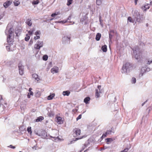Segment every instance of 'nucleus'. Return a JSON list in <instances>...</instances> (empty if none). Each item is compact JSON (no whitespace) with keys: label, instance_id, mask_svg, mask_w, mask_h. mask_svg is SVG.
<instances>
[{"label":"nucleus","instance_id":"nucleus-57","mask_svg":"<svg viewBox=\"0 0 152 152\" xmlns=\"http://www.w3.org/2000/svg\"><path fill=\"white\" fill-rule=\"evenodd\" d=\"M32 90V88H30L29 89V90H28V91H29V92L31 91V90Z\"/></svg>","mask_w":152,"mask_h":152},{"label":"nucleus","instance_id":"nucleus-26","mask_svg":"<svg viewBox=\"0 0 152 152\" xmlns=\"http://www.w3.org/2000/svg\"><path fill=\"white\" fill-rule=\"evenodd\" d=\"M58 69H56L54 68H53L51 69V72L53 73H57L58 72Z\"/></svg>","mask_w":152,"mask_h":152},{"label":"nucleus","instance_id":"nucleus-52","mask_svg":"<svg viewBox=\"0 0 152 152\" xmlns=\"http://www.w3.org/2000/svg\"><path fill=\"white\" fill-rule=\"evenodd\" d=\"M6 48L7 50H10V47L9 46H6Z\"/></svg>","mask_w":152,"mask_h":152},{"label":"nucleus","instance_id":"nucleus-30","mask_svg":"<svg viewBox=\"0 0 152 152\" xmlns=\"http://www.w3.org/2000/svg\"><path fill=\"white\" fill-rule=\"evenodd\" d=\"M99 21L100 23V24L102 27H103V24L102 23V20L101 19V16H99Z\"/></svg>","mask_w":152,"mask_h":152},{"label":"nucleus","instance_id":"nucleus-51","mask_svg":"<svg viewBox=\"0 0 152 152\" xmlns=\"http://www.w3.org/2000/svg\"><path fill=\"white\" fill-rule=\"evenodd\" d=\"M129 149V148H126L124 149V150L125 152H127Z\"/></svg>","mask_w":152,"mask_h":152},{"label":"nucleus","instance_id":"nucleus-46","mask_svg":"<svg viewBox=\"0 0 152 152\" xmlns=\"http://www.w3.org/2000/svg\"><path fill=\"white\" fill-rule=\"evenodd\" d=\"M8 147L10 148H12V149H15V146H13L12 145H10L9 146H8Z\"/></svg>","mask_w":152,"mask_h":152},{"label":"nucleus","instance_id":"nucleus-53","mask_svg":"<svg viewBox=\"0 0 152 152\" xmlns=\"http://www.w3.org/2000/svg\"><path fill=\"white\" fill-rule=\"evenodd\" d=\"M28 93H29V94L30 95H33L34 94L33 92L32 91H30Z\"/></svg>","mask_w":152,"mask_h":152},{"label":"nucleus","instance_id":"nucleus-21","mask_svg":"<svg viewBox=\"0 0 152 152\" xmlns=\"http://www.w3.org/2000/svg\"><path fill=\"white\" fill-rule=\"evenodd\" d=\"M57 122L59 124H62L63 123V121L62 120V118L61 117H58L57 118Z\"/></svg>","mask_w":152,"mask_h":152},{"label":"nucleus","instance_id":"nucleus-25","mask_svg":"<svg viewBox=\"0 0 152 152\" xmlns=\"http://www.w3.org/2000/svg\"><path fill=\"white\" fill-rule=\"evenodd\" d=\"M70 93V92L69 91H64L63 92V94L64 96H68Z\"/></svg>","mask_w":152,"mask_h":152},{"label":"nucleus","instance_id":"nucleus-6","mask_svg":"<svg viewBox=\"0 0 152 152\" xmlns=\"http://www.w3.org/2000/svg\"><path fill=\"white\" fill-rule=\"evenodd\" d=\"M43 41H38L34 46V48L36 49L39 50L43 46Z\"/></svg>","mask_w":152,"mask_h":152},{"label":"nucleus","instance_id":"nucleus-59","mask_svg":"<svg viewBox=\"0 0 152 152\" xmlns=\"http://www.w3.org/2000/svg\"><path fill=\"white\" fill-rule=\"evenodd\" d=\"M2 99V96L1 95H0V100Z\"/></svg>","mask_w":152,"mask_h":152},{"label":"nucleus","instance_id":"nucleus-10","mask_svg":"<svg viewBox=\"0 0 152 152\" xmlns=\"http://www.w3.org/2000/svg\"><path fill=\"white\" fill-rule=\"evenodd\" d=\"M115 34V31L113 30H110L109 32V42H111L112 39L113 37L114 36Z\"/></svg>","mask_w":152,"mask_h":152},{"label":"nucleus","instance_id":"nucleus-41","mask_svg":"<svg viewBox=\"0 0 152 152\" xmlns=\"http://www.w3.org/2000/svg\"><path fill=\"white\" fill-rule=\"evenodd\" d=\"M41 33L40 31H37L35 33V34L36 35H39Z\"/></svg>","mask_w":152,"mask_h":152},{"label":"nucleus","instance_id":"nucleus-2","mask_svg":"<svg viewBox=\"0 0 152 152\" xmlns=\"http://www.w3.org/2000/svg\"><path fill=\"white\" fill-rule=\"evenodd\" d=\"M133 17L134 20L139 23H141L144 19L143 16L140 15V13L137 10H135L133 15Z\"/></svg>","mask_w":152,"mask_h":152},{"label":"nucleus","instance_id":"nucleus-12","mask_svg":"<svg viewBox=\"0 0 152 152\" xmlns=\"http://www.w3.org/2000/svg\"><path fill=\"white\" fill-rule=\"evenodd\" d=\"M12 2L11 0L7 1L4 3L3 6L5 8H7L11 5Z\"/></svg>","mask_w":152,"mask_h":152},{"label":"nucleus","instance_id":"nucleus-27","mask_svg":"<svg viewBox=\"0 0 152 152\" xmlns=\"http://www.w3.org/2000/svg\"><path fill=\"white\" fill-rule=\"evenodd\" d=\"M105 140H106V142L107 144H108V142H110L113 141V139L111 138H106Z\"/></svg>","mask_w":152,"mask_h":152},{"label":"nucleus","instance_id":"nucleus-7","mask_svg":"<svg viewBox=\"0 0 152 152\" xmlns=\"http://www.w3.org/2000/svg\"><path fill=\"white\" fill-rule=\"evenodd\" d=\"M37 134L39 136H41L42 138L44 139L46 138V137H47V133L45 130H42L39 134L37 133Z\"/></svg>","mask_w":152,"mask_h":152},{"label":"nucleus","instance_id":"nucleus-22","mask_svg":"<svg viewBox=\"0 0 152 152\" xmlns=\"http://www.w3.org/2000/svg\"><path fill=\"white\" fill-rule=\"evenodd\" d=\"M55 96V94H51L48 96L47 99L49 100H51Z\"/></svg>","mask_w":152,"mask_h":152},{"label":"nucleus","instance_id":"nucleus-14","mask_svg":"<svg viewBox=\"0 0 152 152\" xmlns=\"http://www.w3.org/2000/svg\"><path fill=\"white\" fill-rule=\"evenodd\" d=\"M38 77V75L36 74H34L32 75V77L37 81H38L40 80V79Z\"/></svg>","mask_w":152,"mask_h":152},{"label":"nucleus","instance_id":"nucleus-33","mask_svg":"<svg viewBox=\"0 0 152 152\" xmlns=\"http://www.w3.org/2000/svg\"><path fill=\"white\" fill-rule=\"evenodd\" d=\"M50 138L53 139H52V140L53 141H54L55 142L56 141V140H57V139H58V137H52L51 136H50Z\"/></svg>","mask_w":152,"mask_h":152},{"label":"nucleus","instance_id":"nucleus-20","mask_svg":"<svg viewBox=\"0 0 152 152\" xmlns=\"http://www.w3.org/2000/svg\"><path fill=\"white\" fill-rule=\"evenodd\" d=\"M101 49L104 52H106L107 50V46L106 45L103 46L101 48Z\"/></svg>","mask_w":152,"mask_h":152},{"label":"nucleus","instance_id":"nucleus-44","mask_svg":"<svg viewBox=\"0 0 152 152\" xmlns=\"http://www.w3.org/2000/svg\"><path fill=\"white\" fill-rule=\"evenodd\" d=\"M112 132L111 130H107L105 133H106L107 135L110 134H111V133Z\"/></svg>","mask_w":152,"mask_h":152},{"label":"nucleus","instance_id":"nucleus-34","mask_svg":"<svg viewBox=\"0 0 152 152\" xmlns=\"http://www.w3.org/2000/svg\"><path fill=\"white\" fill-rule=\"evenodd\" d=\"M27 131L28 133L31 134L32 133L31 127L30 126L28 127L27 128Z\"/></svg>","mask_w":152,"mask_h":152},{"label":"nucleus","instance_id":"nucleus-48","mask_svg":"<svg viewBox=\"0 0 152 152\" xmlns=\"http://www.w3.org/2000/svg\"><path fill=\"white\" fill-rule=\"evenodd\" d=\"M152 63V59L151 61H148L147 63L148 64H150Z\"/></svg>","mask_w":152,"mask_h":152},{"label":"nucleus","instance_id":"nucleus-32","mask_svg":"<svg viewBox=\"0 0 152 152\" xmlns=\"http://www.w3.org/2000/svg\"><path fill=\"white\" fill-rule=\"evenodd\" d=\"M26 37L25 38V40L26 41H28L30 38V37L29 36H28V34H26Z\"/></svg>","mask_w":152,"mask_h":152},{"label":"nucleus","instance_id":"nucleus-29","mask_svg":"<svg viewBox=\"0 0 152 152\" xmlns=\"http://www.w3.org/2000/svg\"><path fill=\"white\" fill-rule=\"evenodd\" d=\"M39 0H33L32 2V4L33 5H37L39 4Z\"/></svg>","mask_w":152,"mask_h":152},{"label":"nucleus","instance_id":"nucleus-19","mask_svg":"<svg viewBox=\"0 0 152 152\" xmlns=\"http://www.w3.org/2000/svg\"><path fill=\"white\" fill-rule=\"evenodd\" d=\"M90 98L89 97H86L84 100V102L86 104L89 103L88 102L90 101Z\"/></svg>","mask_w":152,"mask_h":152},{"label":"nucleus","instance_id":"nucleus-61","mask_svg":"<svg viewBox=\"0 0 152 152\" xmlns=\"http://www.w3.org/2000/svg\"><path fill=\"white\" fill-rule=\"evenodd\" d=\"M135 1V5H136L137 4V1L138 0H134Z\"/></svg>","mask_w":152,"mask_h":152},{"label":"nucleus","instance_id":"nucleus-15","mask_svg":"<svg viewBox=\"0 0 152 152\" xmlns=\"http://www.w3.org/2000/svg\"><path fill=\"white\" fill-rule=\"evenodd\" d=\"M26 23L29 26H31L32 24V22L31 19H27L26 22Z\"/></svg>","mask_w":152,"mask_h":152},{"label":"nucleus","instance_id":"nucleus-64","mask_svg":"<svg viewBox=\"0 0 152 152\" xmlns=\"http://www.w3.org/2000/svg\"><path fill=\"white\" fill-rule=\"evenodd\" d=\"M121 152H125L124 151V150H123V151H121Z\"/></svg>","mask_w":152,"mask_h":152},{"label":"nucleus","instance_id":"nucleus-16","mask_svg":"<svg viewBox=\"0 0 152 152\" xmlns=\"http://www.w3.org/2000/svg\"><path fill=\"white\" fill-rule=\"evenodd\" d=\"M150 7L149 6L148 4L147 5H145V6H142L141 7V8L145 11H146L147 9H148Z\"/></svg>","mask_w":152,"mask_h":152},{"label":"nucleus","instance_id":"nucleus-55","mask_svg":"<svg viewBox=\"0 0 152 152\" xmlns=\"http://www.w3.org/2000/svg\"><path fill=\"white\" fill-rule=\"evenodd\" d=\"M19 129L20 131H23V130L22 129V127H21L19 128Z\"/></svg>","mask_w":152,"mask_h":152},{"label":"nucleus","instance_id":"nucleus-50","mask_svg":"<svg viewBox=\"0 0 152 152\" xmlns=\"http://www.w3.org/2000/svg\"><path fill=\"white\" fill-rule=\"evenodd\" d=\"M33 43V41L31 39L29 43V45H31Z\"/></svg>","mask_w":152,"mask_h":152},{"label":"nucleus","instance_id":"nucleus-24","mask_svg":"<svg viewBox=\"0 0 152 152\" xmlns=\"http://www.w3.org/2000/svg\"><path fill=\"white\" fill-rule=\"evenodd\" d=\"M15 33L16 34V36L18 37H19L21 33L20 30L18 29L17 31H16Z\"/></svg>","mask_w":152,"mask_h":152},{"label":"nucleus","instance_id":"nucleus-58","mask_svg":"<svg viewBox=\"0 0 152 152\" xmlns=\"http://www.w3.org/2000/svg\"><path fill=\"white\" fill-rule=\"evenodd\" d=\"M20 108H21V110H22L23 109H24V107H22V105H21V106H20Z\"/></svg>","mask_w":152,"mask_h":152},{"label":"nucleus","instance_id":"nucleus-37","mask_svg":"<svg viewBox=\"0 0 152 152\" xmlns=\"http://www.w3.org/2000/svg\"><path fill=\"white\" fill-rule=\"evenodd\" d=\"M96 4L97 5H99L101 4V0H96Z\"/></svg>","mask_w":152,"mask_h":152},{"label":"nucleus","instance_id":"nucleus-38","mask_svg":"<svg viewBox=\"0 0 152 152\" xmlns=\"http://www.w3.org/2000/svg\"><path fill=\"white\" fill-rule=\"evenodd\" d=\"M34 29L33 28L32 31H29L28 32V33L29 35H31L33 33L34 31Z\"/></svg>","mask_w":152,"mask_h":152},{"label":"nucleus","instance_id":"nucleus-5","mask_svg":"<svg viewBox=\"0 0 152 152\" xmlns=\"http://www.w3.org/2000/svg\"><path fill=\"white\" fill-rule=\"evenodd\" d=\"M70 37L68 36H64L62 39V43L64 44H68L70 43Z\"/></svg>","mask_w":152,"mask_h":152},{"label":"nucleus","instance_id":"nucleus-54","mask_svg":"<svg viewBox=\"0 0 152 152\" xmlns=\"http://www.w3.org/2000/svg\"><path fill=\"white\" fill-rule=\"evenodd\" d=\"M148 100H146L145 102L144 103L142 104V106H143L147 102Z\"/></svg>","mask_w":152,"mask_h":152},{"label":"nucleus","instance_id":"nucleus-3","mask_svg":"<svg viewBox=\"0 0 152 152\" xmlns=\"http://www.w3.org/2000/svg\"><path fill=\"white\" fill-rule=\"evenodd\" d=\"M133 68V65L129 62L125 63L123 66L122 73H128L131 71Z\"/></svg>","mask_w":152,"mask_h":152},{"label":"nucleus","instance_id":"nucleus-13","mask_svg":"<svg viewBox=\"0 0 152 152\" xmlns=\"http://www.w3.org/2000/svg\"><path fill=\"white\" fill-rule=\"evenodd\" d=\"M150 70V69L148 67H142L141 69V72H148Z\"/></svg>","mask_w":152,"mask_h":152},{"label":"nucleus","instance_id":"nucleus-42","mask_svg":"<svg viewBox=\"0 0 152 152\" xmlns=\"http://www.w3.org/2000/svg\"><path fill=\"white\" fill-rule=\"evenodd\" d=\"M136 82V79L134 77L132 78V83H135Z\"/></svg>","mask_w":152,"mask_h":152},{"label":"nucleus","instance_id":"nucleus-60","mask_svg":"<svg viewBox=\"0 0 152 152\" xmlns=\"http://www.w3.org/2000/svg\"><path fill=\"white\" fill-rule=\"evenodd\" d=\"M71 18V17L70 16H69L68 17V20H70V19Z\"/></svg>","mask_w":152,"mask_h":152},{"label":"nucleus","instance_id":"nucleus-43","mask_svg":"<svg viewBox=\"0 0 152 152\" xmlns=\"http://www.w3.org/2000/svg\"><path fill=\"white\" fill-rule=\"evenodd\" d=\"M36 36L34 37V39L36 40L37 39H39L40 38V36L39 35H36Z\"/></svg>","mask_w":152,"mask_h":152},{"label":"nucleus","instance_id":"nucleus-28","mask_svg":"<svg viewBox=\"0 0 152 152\" xmlns=\"http://www.w3.org/2000/svg\"><path fill=\"white\" fill-rule=\"evenodd\" d=\"M13 3H14V5L15 6H18L20 4V2L19 1L15 0L14 1Z\"/></svg>","mask_w":152,"mask_h":152},{"label":"nucleus","instance_id":"nucleus-31","mask_svg":"<svg viewBox=\"0 0 152 152\" xmlns=\"http://www.w3.org/2000/svg\"><path fill=\"white\" fill-rule=\"evenodd\" d=\"M48 58V56L47 55H45L43 56L42 59L43 60L46 61H47Z\"/></svg>","mask_w":152,"mask_h":152},{"label":"nucleus","instance_id":"nucleus-47","mask_svg":"<svg viewBox=\"0 0 152 152\" xmlns=\"http://www.w3.org/2000/svg\"><path fill=\"white\" fill-rule=\"evenodd\" d=\"M89 144V142H86L84 144V145L85 147H87L88 145Z\"/></svg>","mask_w":152,"mask_h":152},{"label":"nucleus","instance_id":"nucleus-23","mask_svg":"<svg viewBox=\"0 0 152 152\" xmlns=\"http://www.w3.org/2000/svg\"><path fill=\"white\" fill-rule=\"evenodd\" d=\"M81 138H75V140L73 139V140H71V141H70V142H69L68 144H72V143H74V142L75 141L78 140L79 139H80Z\"/></svg>","mask_w":152,"mask_h":152},{"label":"nucleus","instance_id":"nucleus-8","mask_svg":"<svg viewBox=\"0 0 152 152\" xmlns=\"http://www.w3.org/2000/svg\"><path fill=\"white\" fill-rule=\"evenodd\" d=\"M19 73L20 75H23L24 72V66L22 65L21 63H19L18 65Z\"/></svg>","mask_w":152,"mask_h":152},{"label":"nucleus","instance_id":"nucleus-62","mask_svg":"<svg viewBox=\"0 0 152 152\" xmlns=\"http://www.w3.org/2000/svg\"><path fill=\"white\" fill-rule=\"evenodd\" d=\"M33 148V149H34V148H35V149L36 150V146H33V147H32Z\"/></svg>","mask_w":152,"mask_h":152},{"label":"nucleus","instance_id":"nucleus-49","mask_svg":"<svg viewBox=\"0 0 152 152\" xmlns=\"http://www.w3.org/2000/svg\"><path fill=\"white\" fill-rule=\"evenodd\" d=\"M57 15V14L55 13H53L52 14L51 16L52 17H54L56 15Z\"/></svg>","mask_w":152,"mask_h":152},{"label":"nucleus","instance_id":"nucleus-4","mask_svg":"<svg viewBox=\"0 0 152 152\" xmlns=\"http://www.w3.org/2000/svg\"><path fill=\"white\" fill-rule=\"evenodd\" d=\"M132 49L133 51V53L135 55V58L136 59H138L140 58L142 54V52L140 50L138 46H136Z\"/></svg>","mask_w":152,"mask_h":152},{"label":"nucleus","instance_id":"nucleus-1","mask_svg":"<svg viewBox=\"0 0 152 152\" xmlns=\"http://www.w3.org/2000/svg\"><path fill=\"white\" fill-rule=\"evenodd\" d=\"M10 24L7 25V28L5 31V32L6 34L7 35V40L8 43L11 44L13 39L11 38L13 33L14 29L12 26L10 27Z\"/></svg>","mask_w":152,"mask_h":152},{"label":"nucleus","instance_id":"nucleus-17","mask_svg":"<svg viewBox=\"0 0 152 152\" xmlns=\"http://www.w3.org/2000/svg\"><path fill=\"white\" fill-rule=\"evenodd\" d=\"M101 34L100 33H98L96 34V40L98 41L99 40L101 37Z\"/></svg>","mask_w":152,"mask_h":152},{"label":"nucleus","instance_id":"nucleus-9","mask_svg":"<svg viewBox=\"0 0 152 152\" xmlns=\"http://www.w3.org/2000/svg\"><path fill=\"white\" fill-rule=\"evenodd\" d=\"M73 136L74 137H76L80 134V130L79 129L75 128L73 130Z\"/></svg>","mask_w":152,"mask_h":152},{"label":"nucleus","instance_id":"nucleus-35","mask_svg":"<svg viewBox=\"0 0 152 152\" xmlns=\"http://www.w3.org/2000/svg\"><path fill=\"white\" fill-rule=\"evenodd\" d=\"M128 21L130 22L133 23L134 21L132 19V18L131 17H129L127 19Z\"/></svg>","mask_w":152,"mask_h":152},{"label":"nucleus","instance_id":"nucleus-63","mask_svg":"<svg viewBox=\"0 0 152 152\" xmlns=\"http://www.w3.org/2000/svg\"><path fill=\"white\" fill-rule=\"evenodd\" d=\"M3 17L1 15H0V20Z\"/></svg>","mask_w":152,"mask_h":152},{"label":"nucleus","instance_id":"nucleus-45","mask_svg":"<svg viewBox=\"0 0 152 152\" xmlns=\"http://www.w3.org/2000/svg\"><path fill=\"white\" fill-rule=\"evenodd\" d=\"M81 115L80 114L79 115V116L77 117L76 118V120L77 121H78V120L80 119L81 118Z\"/></svg>","mask_w":152,"mask_h":152},{"label":"nucleus","instance_id":"nucleus-40","mask_svg":"<svg viewBox=\"0 0 152 152\" xmlns=\"http://www.w3.org/2000/svg\"><path fill=\"white\" fill-rule=\"evenodd\" d=\"M107 135V134L106 133H105L103 134L102 136L101 137V138L102 139H103L104 138L106 137Z\"/></svg>","mask_w":152,"mask_h":152},{"label":"nucleus","instance_id":"nucleus-56","mask_svg":"<svg viewBox=\"0 0 152 152\" xmlns=\"http://www.w3.org/2000/svg\"><path fill=\"white\" fill-rule=\"evenodd\" d=\"M30 95L29 94V93H28V95H27V96H28V97L29 98H30Z\"/></svg>","mask_w":152,"mask_h":152},{"label":"nucleus","instance_id":"nucleus-11","mask_svg":"<svg viewBox=\"0 0 152 152\" xmlns=\"http://www.w3.org/2000/svg\"><path fill=\"white\" fill-rule=\"evenodd\" d=\"M98 89H96L95 96L96 97L98 98L99 96V93H101L102 90H100L101 88V86H98L97 87Z\"/></svg>","mask_w":152,"mask_h":152},{"label":"nucleus","instance_id":"nucleus-36","mask_svg":"<svg viewBox=\"0 0 152 152\" xmlns=\"http://www.w3.org/2000/svg\"><path fill=\"white\" fill-rule=\"evenodd\" d=\"M73 0H67V5L68 6H69L71 4H72Z\"/></svg>","mask_w":152,"mask_h":152},{"label":"nucleus","instance_id":"nucleus-39","mask_svg":"<svg viewBox=\"0 0 152 152\" xmlns=\"http://www.w3.org/2000/svg\"><path fill=\"white\" fill-rule=\"evenodd\" d=\"M48 115L50 117H52L53 116V113L52 112H50L49 113L48 112Z\"/></svg>","mask_w":152,"mask_h":152},{"label":"nucleus","instance_id":"nucleus-18","mask_svg":"<svg viewBox=\"0 0 152 152\" xmlns=\"http://www.w3.org/2000/svg\"><path fill=\"white\" fill-rule=\"evenodd\" d=\"M44 119V118L42 116H39L35 120V122H38L41 121Z\"/></svg>","mask_w":152,"mask_h":152}]
</instances>
